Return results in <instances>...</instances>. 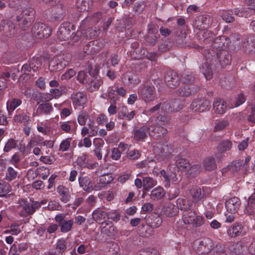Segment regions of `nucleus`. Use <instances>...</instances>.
<instances>
[{
  "label": "nucleus",
  "mask_w": 255,
  "mask_h": 255,
  "mask_svg": "<svg viewBox=\"0 0 255 255\" xmlns=\"http://www.w3.org/2000/svg\"><path fill=\"white\" fill-rule=\"evenodd\" d=\"M14 208L19 216L25 217L32 215L36 210L40 207V203L38 201L28 202L23 199H19L15 203Z\"/></svg>",
  "instance_id": "1"
},
{
  "label": "nucleus",
  "mask_w": 255,
  "mask_h": 255,
  "mask_svg": "<svg viewBox=\"0 0 255 255\" xmlns=\"http://www.w3.org/2000/svg\"><path fill=\"white\" fill-rule=\"evenodd\" d=\"M57 38L60 41H68L73 44L79 40V36L75 34L73 24L69 22L62 23L59 28L57 33Z\"/></svg>",
  "instance_id": "2"
},
{
  "label": "nucleus",
  "mask_w": 255,
  "mask_h": 255,
  "mask_svg": "<svg viewBox=\"0 0 255 255\" xmlns=\"http://www.w3.org/2000/svg\"><path fill=\"white\" fill-rule=\"evenodd\" d=\"M34 11L31 8L23 9L21 13L16 17L17 25L22 29L30 26L34 19Z\"/></svg>",
  "instance_id": "3"
},
{
  "label": "nucleus",
  "mask_w": 255,
  "mask_h": 255,
  "mask_svg": "<svg viewBox=\"0 0 255 255\" xmlns=\"http://www.w3.org/2000/svg\"><path fill=\"white\" fill-rule=\"evenodd\" d=\"M161 175L163 177L165 182V186L168 187L170 182L174 184L178 183L181 179L179 172L174 165H170L167 169V172L164 170L160 171Z\"/></svg>",
  "instance_id": "4"
},
{
  "label": "nucleus",
  "mask_w": 255,
  "mask_h": 255,
  "mask_svg": "<svg viewBox=\"0 0 255 255\" xmlns=\"http://www.w3.org/2000/svg\"><path fill=\"white\" fill-rule=\"evenodd\" d=\"M71 60L70 54L59 55L52 58L49 64V69L51 71H60L67 66Z\"/></svg>",
  "instance_id": "5"
},
{
  "label": "nucleus",
  "mask_w": 255,
  "mask_h": 255,
  "mask_svg": "<svg viewBox=\"0 0 255 255\" xmlns=\"http://www.w3.org/2000/svg\"><path fill=\"white\" fill-rule=\"evenodd\" d=\"M138 94L139 98L146 103L153 101L155 99V88L151 84L140 86Z\"/></svg>",
  "instance_id": "6"
},
{
  "label": "nucleus",
  "mask_w": 255,
  "mask_h": 255,
  "mask_svg": "<svg viewBox=\"0 0 255 255\" xmlns=\"http://www.w3.org/2000/svg\"><path fill=\"white\" fill-rule=\"evenodd\" d=\"M177 204L181 209L185 210L182 215L183 222L185 224H190L193 221L196 212L193 210H187L190 207L191 204L190 203L187 205H185V203L186 202L185 199L179 198L177 200Z\"/></svg>",
  "instance_id": "7"
},
{
  "label": "nucleus",
  "mask_w": 255,
  "mask_h": 255,
  "mask_svg": "<svg viewBox=\"0 0 255 255\" xmlns=\"http://www.w3.org/2000/svg\"><path fill=\"white\" fill-rule=\"evenodd\" d=\"M184 102L180 99H174L169 102L162 103V111L165 114L177 112L184 107Z\"/></svg>",
  "instance_id": "8"
},
{
  "label": "nucleus",
  "mask_w": 255,
  "mask_h": 255,
  "mask_svg": "<svg viewBox=\"0 0 255 255\" xmlns=\"http://www.w3.org/2000/svg\"><path fill=\"white\" fill-rule=\"evenodd\" d=\"M31 31L38 38H42L49 36L51 32V29L45 24L38 22L34 24Z\"/></svg>",
  "instance_id": "9"
},
{
  "label": "nucleus",
  "mask_w": 255,
  "mask_h": 255,
  "mask_svg": "<svg viewBox=\"0 0 255 255\" xmlns=\"http://www.w3.org/2000/svg\"><path fill=\"white\" fill-rule=\"evenodd\" d=\"M65 214H59L55 217V220L58 223L61 232L64 233L71 231L74 225L73 220H65Z\"/></svg>",
  "instance_id": "10"
},
{
  "label": "nucleus",
  "mask_w": 255,
  "mask_h": 255,
  "mask_svg": "<svg viewBox=\"0 0 255 255\" xmlns=\"http://www.w3.org/2000/svg\"><path fill=\"white\" fill-rule=\"evenodd\" d=\"M196 247V252L200 254H205L213 250L214 244L213 241L209 238H204L194 243Z\"/></svg>",
  "instance_id": "11"
},
{
  "label": "nucleus",
  "mask_w": 255,
  "mask_h": 255,
  "mask_svg": "<svg viewBox=\"0 0 255 255\" xmlns=\"http://www.w3.org/2000/svg\"><path fill=\"white\" fill-rule=\"evenodd\" d=\"M211 24V18L208 15H200L197 16L193 23L194 27L199 30L207 29Z\"/></svg>",
  "instance_id": "12"
},
{
  "label": "nucleus",
  "mask_w": 255,
  "mask_h": 255,
  "mask_svg": "<svg viewBox=\"0 0 255 255\" xmlns=\"http://www.w3.org/2000/svg\"><path fill=\"white\" fill-rule=\"evenodd\" d=\"M152 124L148 126L149 135L155 138H158L163 136L167 132V129L160 125H157L154 122L151 121Z\"/></svg>",
  "instance_id": "13"
},
{
  "label": "nucleus",
  "mask_w": 255,
  "mask_h": 255,
  "mask_svg": "<svg viewBox=\"0 0 255 255\" xmlns=\"http://www.w3.org/2000/svg\"><path fill=\"white\" fill-rule=\"evenodd\" d=\"M216 57H205L206 61L202 64L200 68L202 73L204 75L207 80H209L213 76L212 65L213 61H216Z\"/></svg>",
  "instance_id": "14"
},
{
  "label": "nucleus",
  "mask_w": 255,
  "mask_h": 255,
  "mask_svg": "<svg viewBox=\"0 0 255 255\" xmlns=\"http://www.w3.org/2000/svg\"><path fill=\"white\" fill-rule=\"evenodd\" d=\"M0 29L3 34L7 37H12L16 33L14 24L9 20H4L1 22Z\"/></svg>",
  "instance_id": "15"
},
{
  "label": "nucleus",
  "mask_w": 255,
  "mask_h": 255,
  "mask_svg": "<svg viewBox=\"0 0 255 255\" xmlns=\"http://www.w3.org/2000/svg\"><path fill=\"white\" fill-rule=\"evenodd\" d=\"M164 81L169 87L174 89L179 84V76L174 71H168L165 73Z\"/></svg>",
  "instance_id": "16"
},
{
  "label": "nucleus",
  "mask_w": 255,
  "mask_h": 255,
  "mask_svg": "<svg viewBox=\"0 0 255 255\" xmlns=\"http://www.w3.org/2000/svg\"><path fill=\"white\" fill-rule=\"evenodd\" d=\"M149 134L148 127L144 125L140 128H135L132 132L133 138L137 142L144 141Z\"/></svg>",
  "instance_id": "17"
},
{
  "label": "nucleus",
  "mask_w": 255,
  "mask_h": 255,
  "mask_svg": "<svg viewBox=\"0 0 255 255\" xmlns=\"http://www.w3.org/2000/svg\"><path fill=\"white\" fill-rule=\"evenodd\" d=\"M73 104L76 108H83L87 102V96L82 92H75L71 95Z\"/></svg>",
  "instance_id": "18"
},
{
  "label": "nucleus",
  "mask_w": 255,
  "mask_h": 255,
  "mask_svg": "<svg viewBox=\"0 0 255 255\" xmlns=\"http://www.w3.org/2000/svg\"><path fill=\"white\" fill-rule=\"evenodd\" d=\"M135 115L134 111H129L128 107L125 105H121L118 109V117L119 119H126L130 121Z\"/></svg>",
  "instance_id": "19"
},
{
  "label": "nucleus",
  "mask_w": 255,
  "mask_h": 255,
  "mask_svg": "<svg viewBox=\"0 0 255 255\" xmlns=\"http://www.w3.org/2000/svg\"><path fill=\"white\" fill-rule=\"evenodd\" d=\"M240 205V199L235 197L226 201L225 207L227 212L231 214H235L237 212Z\"/></svg>",
  "instance_id": "20"
},
{
  "label": "nucleus",
  "mask_w": 255,
  "mask_h": 255,
  "mask_svg": "<svg viewBox=\"0 0 255 255\" xmlns=\"http://www.w3.org/2000/svg\"><path fill=\"white\" fill-rule=\"evenodd\" d=\"M227 232L228 235L231 237L244 236L246 234V231L244 226L242 224L237 223L229 228Z\"/></svg>",
  "instance_id": "21"
},
{
  "label": "nucleus",
  "mask_w": 255,
  "mask_h": 255,
  "mask_svg": "<svg viewBox=\"0 0 255 255\" xmlns=\"http://www.w3.org/2000/svg\"><path fill=\"white\" fill-rule=\"evenodd\" d=\"M101 227V233L109 237L115 236L117 233L116 227L108 221L102 222Z\"/></svg>",
  "instance_id": "22"
},
{
  "label": "nucleus",
  "mask_w": 255,
  "mask_h": 255,
  "mask_svg": "<svg viewBox=\"0 0 255 255\" xmlns=\"http://www.w3.org/2000/svg\"><path fill=\"white\" fill-rule=\"evenodd\" d=\"M79 186L83 190L86 192H90L94 189L91 180L87 176H80L78 178ZM99 189L96 186L95 187V190H98Z\"/></svg>",
  "instance_id": "23"
},
{
  "label": "nucleus",
  "mask_w": 255,
  "mask_h": 255,
  "mask_svg": "<svg viewBox=\"0 0 255 255\" xmlns=\"http://www.w3.org/2000/svg\"><path fill=\"white\" fill-rule=\"evenodd\" d=\"M53 111L52 105L50 103H43L40 104L37 111L33 113L32 116L36 117L42 115H49Z\"/></svg>",
  "instance_id": "24"
},
{
  "label": "nucleus",
  "mask_w": 255,
  "mask_h": 255,
  "mask_svg": "<svg viewBox=\"0 0 255 255\" xmlns=\"http://www.w3.org/2000/svg\"><path fill=\"white\" fill-rule=\"evenodd\" d=\"M198 88L193 85H186L178 90V94L181 97H188L196 93Z\"/></svg>",
  "instance_id": "25"
},
{
  "label": "nucleus",
  "mask_w": 255,
  "mask_h": 255,
  "mask_svg": "<svg viewBox=\"0 0 255 255\" xmlns=\"http://www.w3.org/2000/svg\"><path fill=\"white\" fill-rule=\"evenodd\" d=\"M102 83V81L100 77L98 76H93L88 81H86V87L91 91H95L99 88Z\"/></svg>",
  "instance_id": "26"
},
{
  "label": "nucleus",
  "mask_w": 255,
  "mask_h": 255,
  "mask_svg": "<svg viewBox=\"0 0 255 255\" xmlns=\"http://www.w3.org/2000/svg\"><path fill=\"white\" fill-rule=\"evenodd\" d=\"M105 251L107 255H119L120 246L115 242H108L105 245Z\"/></svg>",
  "instance_id": "27"
},
{
  "label": "nucleus",
  "mask_w": 255,
  "mask_h": 255,
  "mask_svg": "<svg viewBox=\"0 0 255 255\" xmlns=\"http://www.w3.org/2000/svg\"><path fill=\"white\" fill-rule=\"evenodd\" d=\"M190 194L195 205L204 198L203 189L199 187H195L192 188L190 190Z\"/></svg>",
  "instance_id": "28"
},
{
  "label": "nucleus",
  "mask_w": 255,
  "mask_h": 255,
  "mask_svg": "<svg viewBox=\"0 0 255 255\" xmlns=\"http://www.w3.org/2000/svg\"><path fill=\"white\" fill-rule=\"evenodd\" d=\"M57 191L60 196L61 202L66 203L70 201L71 196L68 188L63 186H59L57 189Z\"/></svg>",
  "instance_id": "29"
},
{
  "label": "nucleus",
  "mask_w": 255,
  "mask_h": 255,
  "mask_svg": "<svg viewBox=\"0 0 255 255\" xmlns=\"http://www.w3.org/2000/svg\"><path fill=\"white\" fill-rule=\"evenodd\" d=\"M213 109L216 113L222 114L226 112L227 106L223 100L218 99L215 100L213 103Z\"/></svg>",
  "instance_id": "30"
},
{
  "label": "nucleus",
  "mask_w": 255,
  "mask_h": 255,
  "mask_svg": "<svg viewBox=\"0 0 255 255\" xmlns=\"http://www.w3.org/2000/svg\"><path fill=\"white\" fill-rule=\"evenodd\" d=\"M177 208L171 203L166 204L162 208V212L167 217H172L177 213Z\"/></svg>",
  "instance_id": "31"
},
{
  "label": "nucleus",
  "mask_w": 255,
  "mask_h": 255,
  "mask_svg": "<svg viewBox=\"0 0 255 255\" xmlns=\"http://www.w3.org/2000/svg\"><path fill=\"white\" fill-rule=\"evenodd\" d=\"M91 3V0H77L76 5L79 11H85L89 10Z\"/></svg>",
  "instance_id": "32"
},
{
  "label": "nucleus",
  "mask_w": 255,
  "mask_h": 255,
  "mask_svg": "<svg viewBox=\"0 0 255 255\" xmlns=\"http://www.w3.org/2000/svg\"><path fill=\"white\" fill-rule=\"evenodd\" d=\"M18 177V172L12 167L8 166L5 171L4 179L7 181L15 180Z\"/></svg>",
  "instance_id": "33"
},
{
  "label": "nucleus",
  "mask_w": 255,
  "mask_h": 255,
  "mask_svg": "<svg viewBox=\"0 0 255 255\" xmlns=\"http://www.w3.org/2000/svg\"><path fill=\"white\" fill-rule=\"evenodd\" d=\"M165 192L163 188L158 186L154 188L150 193V198L153 200H159L165 196Z\"/></svg>",
  "instance_id": "34"
},
{
  "label": "nucleus",
  "mask_w": 255,
  "mask_h": 255,
  "mask_svg": "<svg viewBox=\"0 0 255 255\" xmlns=\"http://www.w3.org/2000/svg\"><path fill=\"white\" fill-rule=\"evenodd\" d=\"M232 142L229 139L223 140L217 146L218 150L221 152H225L231 149Z\"/></svg>",
  "instance_id": "35"
},
{
  "label": "nucleus",
  "mask_w": 255,
  "mask_h": 255,
  "mask_svg": "<svg viewBox=\"0 0 255 255\" xmlns=\"http://www.w3.org/2000/svg\"><path fill=\"white\" fill-rule=\"evenodd\" d=\"M107 216V213L100 208L95 209L92 213L93 219L97 222L105 219Z\"/></svg>",
  "instance_id": "36"
},
{
  "label": "nucleus",
  "mask_w": 255,
  "mask_h": 255,
  "mask_svg": "<svg viewBox=\"0 0 255 255\" xmlns=\"http://www.w3.org/2000/svg\"><path fill=\"white\" fill-rule=\"evenodd\" d=\"M157 184L156 180L150 177L143 178V187L146 191L149 190Z\"/></svg>",
  "instance_id": "37"
},
{
  "label": "nucleus",
  "mask_w": 255,
  "mask_h": 255,
  "mask_svg": "<svg viewBox=\"0 0 255 255\" xmlns=\"http://www.w3.org/2000/svg\"><path fill=\"white\" fill-rule=\"evenodd\" d=\"M67 91V89L65 86H61L59 89H51L50 90V93L52 95V97L50 98L49 100H51L53 98H58L63 94L66 93Z\"/></svg>",
  "instance_id": "38"
},
{
  "label": "nucleus",
  "mask_w": 255,
  "mask_h": 255,
  "mask_svg": "<svg viewBox=\"0 0 255 255\" xmlns=\"http://www.w3.org/2000/svg\"><path fill=\"white\" fill-rule=\"evenodd\" d=\"M203 165L205 169L207 170H212L216 167L215 159L212 157L206 158L203 161Z\"/></svg>",
  "instance_id": "39"
},
{
  "label": "nucleus",
  "mask_w": 255,
  "mask_h": 255,
  "mask_svg": "<svg viewBox=\"0 0 255 255\" xmlns=\"http://www.w3.org/2000/svg\"><path fill=\"white\" fill-rule=\"evenodd\" d=\"M21 104V101L19 99H14L7 101L6 108L8 112L13 111L17 107Z\"/></svg>",
  "instance_id": "40"
},
{
  "label": "nucleus",
  "mask_w": 255,
  "mask_h": 255,
  "mask_svg": "<svg viewBox=\"0 0 255 255\" xmlns=\"http://www.w3.org/2000/svg\"><path fill=\"white\" fill-rule=\"evenodd\" d=\"M248 207H247L248 213L254 214L255 213V193L253 194L248 199Z\"/></svg>",
  "instance_id": "41"
},
{
  "label": "nucleus",
  "mask_w": 255,
  "mask_h": 255,
  "mask_svg": "<svg viewBox=\"0 0 255 255\" xmlns=\"http://www.w3.org/2000/svg\"><path fill=\"white\" fill-rule=\"evenodd\" d=\"M220 58L221 64L223 66L230 64L231 56L226 51H223L218 56Z\"/></svg>",
  "instance_id": "42"
},
{
  "label": "nucleus",
  "mask_w": 255,
  "mask_h": 255,
  "mask_svg": "<svg viewBox=\"0 0 255 255\" xmlns=\"http://www.w3.org/2000/svg\"><path fill=\"white\" fill-rule=\"evenodd\" d=\"M11 190L10 185L5 182L1 180L0 181V197H2L5 196V194L10 192Z\"/></svg>",
  "instance_id": "43"
},
{
  "label": "nucleus",
  "mask_w": 255,
  "mask_h": 255,
  "mask_svg": "<svg viewBox=\"0 0 255 255\" xmlns=\"http://www.w3.org/2000/svg\"><path fill=\"white\" fill-rule=\"evenodd\" d=\"M41 67V63H37L36 64H34L33 63H31L30 66L28 65H23L21 67V70L24 72H26L27 71H30L31 69L33 70V72H36L38 71Z\"/></svg>",
  "instance_id": "44"
},
{
  "label": "nucleus",
  "mask_w": 255,
  "mask_h": 255,
  "mask_svg": "<svg viewBox=\"0 0 255 255\" xmlns=\"http://www.w3.org/2000/svg\"><path fill=\"white\" fill-rule=\"evenodd\" d=\"M157 32V29H149L148 34L147 36V41L151 44H154L155 43L156 39L159 36V35H155Z\"/></svg>",
  "instance_id": "45"
},
{
  "label": "nucleus",
  "mask_w": 255,
  "mask_h": 255,
  "mask_svg": "<svg viewBox=\"0 0 255 255\" xmlns=\"http://www.w3.org/2000/svg\"><path fill=\"white\" fill-rule=\"evenodd\" d=\"M177 169L179 170H188L190 167V163L185 159L180 158L176 161Z\"/></svg>",
  "instance_id": "46"
},
{
  "label": "nucleus",
  "mask_w": 255,
  "mask_h": 255,
  "mask_svg": "<svg viewBox=\"0 0 255 255\" xmlns=\"http://www.w3.org/2000/svg\"><path fill=\"white\" fill-rule=\"evenodd\" d=\"M210 108V102L207 100H201V105L199 107V109H195V112H204L209 111Z\"/></svg>",
  "instance_id": "47"
},
{
  "label": "nucleus",
  "mask_w": 255,
  "mask_h": 255,
  "mask_svg": "<svg viewBox=\"0 0 255 255\" xmlns=\"http://www.w3.org/2000/svg\"><path fill=\"white\" fill-rule=\"evenodd\" d=\"M125 79L128 80V84L129 86H134L139 83V80L137 76L134 74H127L125 76Z\"/></svg>",
  "instance_id": "48"
},
{
  "label": "nucleus",
  "mask_w": 255,
  "mask_h": 255,
  "mask_svg": "<svg viewBox=\"0 0 255 255\" xmlns=\"http://www.w3.org/2000/svg\"><path fill=\"white\" fill-rule=\"evenodd\" d=\"M88 114L86 111H81L78 117V122L81 126H85L88 118Z\"/></svg>",
  "instance_id": "49"
},
{
  "label": "nucleus",
  "mask_w": 255,
  "mask_h": 255,
  "mask_svg": "<svg viewBox=\"0 0 255 255\" xmlns=\"http://www.w3.org/2000/svg\"><path fill=\"white\" fill-rule=\"evenodd\" d=\"M229 122L226 120H224L217 123L214 127L215 131H219L223 130L226 127L229 126Z\"/></svg>",
  "instance_id": "50"
},
{
  "label": "nucleus",
  "mask_w": 255,
  "mask_h": 255,
  "mask_svg": "<svg viewBox=\"0 0 255 255\" xmlns=\"http://www.w3.org/2000/svg\"><path fill=\"white\" fill-rule=\"evenodd\" d=\"M21 232L19 225L17 224H12L9 229L5 231V233H9L13 235H17Z\"/></svg>",
  "instance_id": "51"
},
{
  "label": "nucleus",
  "mask_w": 255,
  "mask_h": 255,
  "mask_svg": "<svg viewBox=\"0 0 255 255\" xmlns=\"http://www.w3.org/2000/svg\"><path fill=\"white\" fill-rule=\"evenodd\" d=\"M195 217L193 221L190 225H192L194 227H199L202 226L204 223V218L198 215L197 213H196Z\"/></svg>",
  "instance_id": "52"
},
{
  "label": "nucleus",
  "mask_w": 255,
  "mask_h": 255,
  "mask_svg": "<svg viewBox=\"0 0 255 255\" xmlns=\"http://www.w3.org/2000/svg\"><path fill=\"white\" fill-rule=\"evenodd\" d=\"M66 250V245L64 241H59L56 247L55 255H60Z\"/></svg>",
  "instance_id": "53"
},
{
  "label": "nucleus",
  "mask_w": 255,
  "mask_h": 255,
  "mask_svg": "<svg viewBox=\"0 0 255 255\" xmlns=\"http://www.w3.org/2000/svg\"><path fill=\"white\" fill-rule=\"evenodd\" d=\"M172 151V150L170 147L167 145H164L162 147L159 155L165 158V159H168L170 156V154Z\"/></svg>",
  "instance_id": "54"
},
{
  "label": "nucleus",
  "mask_w": 255,
  "mask_h": 255,
  "mask_svg": "<svg viewBox=\"0 0 255 255\" xmlns=\"http://www.w3.org/2000/svg\"><path fill=\"white\" fill-rule=\"evenodd\" d=\"M170 119L169 117L162 116L160 115V116L157 117L154 120V122L157 123V125H160V126H165L170 121Z\"/></svg>",
  "instance_id": "55"
},
{
  "label": "nucleus",
  "mask_w": 255,
  "mask_h": 255,
  "mask_svg": "<svg viewBox=\"0 0 255 255\" xmlns=\"http://www.w3.org/2000/svg\"><path fill=\"white\" fill-rule=\"evenodd\" d=\"M74 124V122H72L71 121L60 122V128L64 132L69 133L71 131L72 126Z\"/></svg>",
  "instance_id": "56"
},
{
  "label": "nucleus",
  "mask_w": 255,
  "mask_h": 255,
  "mask_svg": "<svg viewBox=\"0 0 255 255\" xmlns=\"http://www.w3.org/2000/svg\"><path fill=\"white\" fill-rule=\"evenodd\" d=\"M16 147V141L12 138H10L6 142L3 150L4 152H9L11 149L15 148Z\"/></svg>",
  "instance_id": "57"
},
{
  "label": "nucleus",
  "mask_w": 255,
  "mask_h": 255,
  "mask_svg": "<svg viewBox=\"0 0 255 255\" xmlns=\"http://www.w3.org/2000/svg\"><path fill=\"white\" fill-rule=\"evenodd\" d=\"M188 30H182V28L177 27L174 30V33L179 40H183L186 38Z\"/></svg>",
  "instance_id": "58"
},
{
  "label": "nucleus",
  "mask_w": 255,
  "mask_h": 255,
  "mask_svg": "<svg viewBox=\"0 0 255 255\" xmlns=\"http://www.w3.org/2000/svg\"><path fill=\"white\" fill-rule=\"evenodd\" d=\"M108 219L112 220L114 222H118L120 220L121 215L116 210H112L107 213Z\"/></svg>",
  "instance_id": "59"
},
{
  "label": "nucleus",
  "mask_w": 255,
  "mask_h": 255,
  "mask_svg": "<svg viewBox=\"0 0 255 255\" xmlns=\"http://www.w3.org/2000/svg\"><path fill=\"white\" fill-rule=\"evenodd\" d=\"M182 81L183 83H191L193 81L194 77L192 75L191 73L188 71H185L182 74Z\"/></svg>",
  "instance_id": "60"
},
{
  "label": "nucleus",
  "mask_w": 255,
  "mask_h": 255,
  "mask_svg": "<svg viewBox=\"0 0 255 255\" xmlns=\"http://www.w3.org/2000/svg\"><path fill=\"white\" fill-rule=\"evenodd\" d=\"M162 223V218L159 216L154 217L153 218L152 221L151 223H148L150 224V227H149V229H150V227L153 228H157L160 227Z\"/></svg>",
  "instance_id": "61"
},
{
  "label": "nucleus",
  "mask_w": 255,
  "mask_h": 255,
  "mask_svg": "<svg viewBox=\"0 0 255 255\" xmlns=\"http://www.w3.org/2000/svg\"><path fill=\"white\" fill-rule=\"evenodd\" d=\"M162 103L158 104L156 106H155L153 107L152 108L150 109L148 112L149 113V114H154V113L159 114L160 115L165 114V113H164L162 111Z\"/></svg>",
  "instance_id": "62"
},
{
  "label": "nucleus",
  "mask_w": 255,
  "mask_h": 255,
  "mask_svg": "<svg viewBox=\"0 0 255 255\" xmlns=\"http://www.w3.org/2000/svg\"><path fill=\"white\" fill-rule=\"evenodd\" d=\"M100 34L99 30H95L92 28H88L85 33L86 36L89 38H94Z\"/></svg>",
  "instance_id": "63"
},
{
  "label": "nucleus",
  "mask_w": 255,
  "mask_h": 255,
  "mask_svg": "<svg viewBox=\"0 0 255 255\" xmlns=\"http://www.w3.org/2000/svg\"><path fill=\"white\" fill-rule=\"evenodd\" d=\"M70 146V141L69 138H66L63 140L59 146V150L62 151H67Z\"/></svg>",
  "instance_id": "64"
}]
</instances>
